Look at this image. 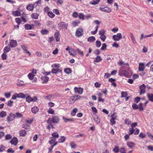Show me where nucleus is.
<instances>
[{
    "instance_id": "1",
    "label": "nucleus",
    "mask_w": 153,
    "mask_h": 153,
    "mask_svg": "<svg viewBox=\"0 0 153 153\" xmlns=\"http://www.w3.org/2000/svg\"><path fill=\"white\" fill-rule=\"evenodd\" d=\"M59 118L57 115L53 116L51 118L49 117L46 121L48 124V126L46 127L47 128L50 130L51 128H54V127L53 123H57L59 122Z\"/></svg>"
},
{
    "instance_id": "2",
    "label": "nucleus",
    "mask_w": 153,
    "mask_h": 153,
    "mask_svg": "<svg viewBox=\"0 0 153 153\" xmlns=\"http://www.w3.org/2000/svg\"><path fill=\"white\" fill-rule=\"evenodd\" d=\"M68 25L64 22H61L58 24V27L59 30H65L67 28Z\"/></svg>"
},
{
    "instance_id": "3",
    "label": "nucleus",
    "mask_w": 153,
    "mask_h": 153,
    "mask_svg": "<svg viewBox=\"0 0 153 153\" xmlns=\"http://www.w3.org/2000/svg\"><path fill=\"white\" fill-rule=\"evenodd\" d=\"M119 74L120 76H124L126 77L129 78L131 75L129 74L127 71L125 70H122L119 73Z\"/></svg>"
},
{
    "instance_id": "4",
    "label": "nucleus",
    "mask_w": 153,
    "mask_h": 153,
    "mask_svg": "<svg viewBox=\"0 0 153 153\" xmlns=\"http://www.w3.org/2000/svg\"><path fill=\"white\" fill-rule=\"evenodd\" d=\"M37 100L38 98L36 96H34L33 98H32L30 96H28L26 98V101L28 103L31 102H35Z\"/></svg>"
},
{
    "instance_id": "5",
    "label": "nucleus",
    "mask_w": 153,
    "mask_h": 153,
    "mask_svg": "<svg viewBox=\"0 0 153 153\" xmlns=\"http://www.w3.org/2000/svg\"><path fill=\"white\" fill-rule=\"evenodd\" d=\"M83 34V30L82 28H79L77 29L76 32V36L78 37H80Z\"/></svg>"
},
{
    "instance_id": "6",
    "label": "nucleus",
    "mask_w": 153,
    "mask_h": 153,
    "mask_svg": "<svg viewBox=\"0 0 153 153\" xmlns=\"http://www.w3.org/2000/svg\"><path fill=\"white\" fill-rule=\"evenodd\" d=\"M112 38L114 40L118 41L122 38V35L120 33H118L116 35H113Z\"/></svg>"
},
{
    "instance_id": "7",
    "label": "nucleus",
    "mask_w": 153,
    "mask_h": 153,
    "mask_svg": "<svg viewBox=\"0 0 153 153\" xmlns=\"http://www.w3.org/2000/svg\"><path fill=\"white\" fill-rule=\"evenodd\" d=\"M146 88V85L144 84H143L142 85L139 87L140 90V94H144L146 92L145 89Z\"/></svg>"
},
{
    "instance_id": "8",
    "label": "nucleus",
    "mask_w": 153,
    "mask_h": 153,
    "mask_svg": "<svg viewBox=\"0 0 153 153\" xmlns=\"http://www.w3.org/2000/svg\"><path fill=\"white\" fill-rule=\"evenodd\" d=\"M83 90V89L81 87H75L74 88V92L79 94H82Z\"/></svg>"
},
{
    "instance_id": "9",
    "label": "nucleus",
    "mask_w": 153,
    "mask_h": 153,
    "mask_svg": "<svg viewBox=\"0 0 153 153\" xmlns=\"http://www.w3.org/2000/svg\"><path fill=\"white\" fill-rule=\"evenodd\" d=\"M9 45L11 48H13L17 45V42L16 40L12 39L10 40Z\"/></svg>"
},
{
    "instance_id": "10",
    "label": "nucleus",
    "mask_w": 153,
    "mask_h": 153,
    "mask_svg": "<svg viewBox=\"0 0 153 153\" xmlns=\"http://www.w3.org/2000/svg\"><path fill=\"white\" fill-rule=\"evenodd\" d=\"M99 9L101 11L107 13H110L111 11V8L108 7H105L104 8L100 7Z\"/></svg>"
},
{
    "instance_id": "11",
    "label": "nucleus",
    "mask_w": 153,
    "mask_h": 153,
    "mask_svg": "<svg viewBox=\"0 0 153 153\" xmlns=\"http://www.w3.org/2000/svg\"><path fill=\"white\" fill-rule=\"evenodd\" d=\"M22 21L24 23L26 22L28 20L27 16V15L24 13H23L21 16Z\"/></svg>"
},
{
    "instance_id": "12",
    "label": "nucleus",
    "mask_w": 153,
    "mask_h": 153,
    "mask_svg": "<svg viewBox=\"0 0 153 153\" xmlns=\"http://www.w3.org/2000/svg\"><path fill=\"white\" fill-rule=\"evenodd\" d=\"M54 36L56 41L57 42H59L60 41V34L58 31H56L54 34Z\"/></svg>"
},
{
    "instance_id": "13",
    "label": "nucleus",
    "mask_w": 153,
    "mask_h": 153,
    "mask_svg": "<svg viewBox=\"0 0 153 153\" xmlns=\"http://www.w3.org/2000/svg\"><path fill=\"white\" fill-rule=\"evenodd\" d=\"M18 142V140L16 137H14L10 141V143L12 145L14 146L17 145Z\"/></svg>"
},
{
    "instance_id": "14",
    "label": "nucleus",
    "mask_w": 153,
    "mask_h": 153,
    "mask_svg": "<svg viewBox=\"0 0 153 153\" xmlns=\"http://www.w3.org/2000/svg\"><path fill=\"white\" fill-rule=\"evenodd\" d=\"M25 28L26 30H30L33 28L34 25H30L28 24H25Z\"/></svg>"
},
{
    "instance_id": "15",
    "label": "nucleus",
    "mask_w": 153,
    "mask_h": 153,
    "mask_svg": "<svg viewBox=\"0 0 153 153\" xmlns=\"http://www.w3.org/2000/svg\"><path fill=\"white\" fill-rule=\"evenodd\" d=\"M41 79L42 81V83H45L48 80L49 78L46 76H42Z\"/></svg>"
},
{
    "instance_id": "16",
    "label": "nucleus",
    "mask_w": 153,
    "mask_h": 153,
    "mask_svg": "<svg viewBox=\"0 0 153 153\" xmlns=\"http://www.w3.org/2000/svg\"><path fill=\"white\" fill-rule=\"evenodd\" d=\"M95 122L97 124H98L100 122V120L99 117L96 114H94L93 116Z\"/></svg>"
},
{
    "instance_id": "17",
    "label": "nucleus",
    "mask_w": 153,
    "mask_h": 153,
    "mask_svg": "<svg viewBox=\"0 0 153 153\" xmlns=\"http://www.w3.org/2000/svg\"><path fill=\"white\" fill-rule=\"evenodd\" d=\"M145 67L143 63H141L139 64L138 70L139 71H144Z\"/></svg>"
},
{
    "instance_id": "18",
    "label": "nucleus",
    "mask_w": 153,
    "mask_h": 153,
    "mask_svg": "<svg viewBox=\"0 0 153 153\" xmlns=\"http://www.w3.org/2000/svg\"><path fill=\"white\" fill-rule=\"evenodd\" d=\"M62 118L64 122L65 123H67L68 122H72L74 120L72 118H68L65 116H62Z\"/></svg>"
},
{
    "instance_id": "19",
    "label": "nucleus",
    "mask_w": 153,
    "mask_h": 153,
    "mask_svg": "<svg viewBox=\"0 0 153 153\" xmlns=\"http://www.w3.org/2000/svg\"><path fill=\"white\" fill-rule=\"evenodd\" d=\"M22 48L24 50V51H25V52L26 53H27L28 54V55L29 56H31V53H30L29 52V51H28L27 50V47L25 45H22L21 46Z\"/></svg>"
},
{
    "instance_id": "20",
    "label": "nucleus",
    "mask_w": 153,
    "mask_h": 153,
    "mask_svg": "<svg viewBox=\"0 0 153 153\" xmlns=\"http://www.w3.org/2000/svg\"><path fill=\"white\" fill-rule=\"evenodd\" d=\"M32 112L34 114H36L39 111V108L36 106H34L31 108Z\"/></svg>"
},
{
    "instance_id": "21",
    "label": "nucleus",
    "mask_w": 153,
    "mask_h": 153,
    "mask_svg": "<svg viewBox=\"0 0 153 153\" xmlns=\"http://www.w3.org/2000/svg\"><path fill=\"white\" fill-rule=\"evenodd\" d=\"M35 7L33 6V4H29L27 6L26 8L29 11H32Z\"/></svg>"
},
{
    "instance_id": "22",
    "label": "nucleus",
    "mask_w": 153,
    "mask_h": 153,
    "mask_svg": "<svg viewBox=\"0 0 153 153\" xmlns=\"http://www.w3.org/2000/svg\"><path fill=\"white\" fill-rule=\"evenodd\" d=\"M129 35L133 43L134 44H136L137 42L133 34L131 33H129Z\"/></svg>"
},
{
    "instance_id": "23",
    "label": "nucleus",
    "mask_w": 153,
    "mask_h": 153,
    "mask_svg": "<svg viewBox=\"0 0 153 153\" xmlns=\"http://www.w3.org/2000/svg\"><path fill=\"white\" fill-rule=\"evenodd\" d=\"M26 134V131L25 129H22L20 131L19 135L21 136L25 137Z\"/></svg>"
},
{
    "instance_id": "24",
    "label": "nucleus",
    "mask_w": 153,
    "mask_h": 153,
    "mask_svg": "<svg viewBox=\"0 0 153 153\" xmlns=\"http://www.w3.org/2000/svg\"><path fill=\"white\" fill-rule=\"evenodd\" d=\"M135 143L131 142H128L127 143V146L130 148H131L135 145Z\"/></svg>"
},
{
    "instance_id": "25",
    "label": "nucleus",
    "mask_w": 153,
    "mask_h": 153,
    "mask_svg": "<svg viewBox=\"0 0 153 153\" xmlns=\"http://www.w3.org/2000/svg\"><path fill=\"white\" fill-rule=\"evenodd\" d=\"M147 97L149 101L151 102H153V94H147Z\"/></svg>"
},
{
    "instance_id": "26",
    "label": "nucleus",
    "mask_w": 153,
    "mask_h": 153,
    "mask_svg": "<svg viewBox=\"0 0 153 153\" xmlns=\"http://www.w3.org/2000/svg\"><path fill=\"white\" fill-rule=\"evenodd\" d=\"M12 14L15 16H19L21 14L20 12L18 10L13 11L12 13Z\"/></svg>"
},
{
    "instance_id": "27",
    "label": "nucleus",
    "mask_w": 153,
    "mask_h": 153,
    "mask_svg": "<svg viewBox=\"0 0 153 153\" xmlns=\"http://www.w3.org/2000/svg\"><path fill=\"white\" fill-rule=\"evenodd\" d=\"M69 53L70 54L73 56H75L76 55V54L75 53V51L74 49L72 48H70Z\"/></svg>"
},
{
    "instance_id": "28",
    "label": "nucleus",
    "mask_w": 153,
    "mask_h": 153,
    "mask_svg": "<svg viewBox=\"0 0 153 153\" xmlns=\"http://www.w3.org/2000/svg\"><path fill=\"white\" fill-rule=\"evenodd\" d=\"M31 16L33 19H37L38 18L39 14L37 13H33L31 15Z\"/></svg>"
},
{
    "instance_id": "29",
    "label": "nucleus",
    "mask_w": 153,
    "mask_h": 153,
    "mask_svg": "<svg viewBox=\"0 0 153 153\" xmlns=\"http://www.w3.org/2000/svg\"><path fill=\"white\" fill-rule=\"evenodd\" d=\"M102 60V59L100 56H97L94 60V62H99Z\"/></svg>"
},
{
    "instance_id": "30",
    "label": "nucleus",
    "mask_w": 153,
    "mask_h": 153,
    "mask_svg": "<svg viewBox=\"0 0 153 153\" xmlns=\"http://www.w3.org/2000/svg\"><path fill=\"white\" fill-rule=\"evenodd\" d=\"M77 111L78 109L75 108H74L71 111V115L72 116H75Z\"/></svg>"
},
{
    "instance_id": "31",
    "label": "nucleus",
    "mask_w": 153,
    "mask_h": 153,
    "mask_svg": "<svg viewBox=\"0 0 153 153\" xmlns=\"http://www.w3.org/2000/svg\"><path fill=\"white\" fill-rule=\"evenodd\" d=\"M15 21L18 24V25H17V28H19V25L21 23V22L20 19L19 18H16L15 19Z\"/></svg>"
},
{
    "instance_id": "32",
    "label": "nucleus",
    "mask_w": 153,
    "mask_h": 153,
    "mask_svg": "<svg viewBox=\"0 0 153 153\" xmlns=\"http://www.w3.org/2000/svg\"><path fill=\"white\" fill-rule=\"evenodd\" d=\"M95 40V37L93 36H91L88 38L87 40L89 42H94Z\"/></svg>"
},
{
    "instance_id": "33",
    "label": "nucleus",
    "mask_w": 153,
    "mask_h": 153,
    "mask_svg": "<svg viewBox=\"0 0 153 153\" xmlns=\"http://www.w3.org/2000/svg\"><path fill=\"white\" fill-rule=\"evenodd\" d=\"M115 119L116 117H112V118L110 120V124L111 126H113L116 123V122L115 121Z\"/></svg>"
},
{
    "instance_id": "34",
    "label": "nucleus",
    "mask_w": 153,
    "mask_h": 153,
    "mask_svg": "<svg viewBox=\"0 0 153 153\" xmlns=\"http://www.w3.org/2000/svg\"><path fill=\"white\" fill-rule=\"evenodd\" d=\"M11 50L10 48L8 46L5 47L4 49V52L7 53Z\"/></svg>"
},
{
    "instance_id": "35",
    "label": "nucleus",
    "mask_w": 153,
    "mask_h": 153,
    "mask_svg": "<svg viewBox=\"0 0 153 153\" xmlns=\"http://www.w3.org/2000/svg\"><path fill=\"white\" fill-rule=\"evenodd\" d=\"M7 112L4 111H2L0 112V117L3 118L7 115Z\"/></svg>"
},
{
    "instance_id": "36",
    "label": "nucleus",
    "mask_w": 153,
    "mask_h": 153,
    "mask_svg": "<svg viewBox=\"0 0 153 153\" xmlns=\"http://www.w3.org/2000/svg\"><path fill=\"white\" fill-rule=\"evenodd\" d=\"M41 0H38L33 4V6L35 7H36L37 6H39L41 4Z\"/></svg>"
},
{
    "instance_id": "37",
    "label": "nucleus",
    "mask_w": 153,
    "mask_h": 153,
    "mask_svg": "<svg viewBox=\"0 0 153 153\" xmlns=\"http://www.w3.org/2000/svg\"><path fill=\"white\" fill-rule=\"evenodd\" d=\"M17 95L18 98H23L25 97V95L22 93L17 94Z\"/></svg>"
},
{
    "instance_id": "38",
    "label": "nucleus",
    "mask_w": 153,
    "mask_h": 153,
    "mask_svg": "<svg viewBox=\"0 0 153 153\" xmlns=\"http://www.w3.org/2000/svg\"><path fill=\"white\" fill-rule=\"evenodd\" d=\"M47 112L48 114L52 115L55 112L54 110L51 108H49Z\"/></svg>"
},
{
    "instance_id": "39",
    "label": "nucleus",
    "mask_w": 153,
    "mask_h": 153,
    "mask_svg": "<svg viewBox=\"0 0 153 153\" xmlns=\"http://www.w3.org/2000/svg\"><path fill=\"white\" fill-rule=\"evenodd\" d=\"M41 33L43 35H46L49 33V30H48L43 29L41 31Z\"/></svg>"
},
{
    "instance_id": "40",
    "label": "nucleus",
    "mask_w": 153,
    "mask_h": 153,
    "mask_svg": "<svg viewBox=\"0 0 153 153\" xmlns=\"http://www.w3.org/2000/svg\"><path fill=\"white\" fill-rule=\"evenodd\" d=\"M52 136L53 137H55L56 139L58 138L59 137V135L56 132H54L52 133Z\"/></svg>"
},
{
    "instance_id": "41",
    "label": "nucleus",
    "mask_w": 153,
    "mask_h": 153,
    "mask_svg": "<svg viewBox=\"0 0 153 153\" xmlns=\"http://www.w3.org/2000/svg\"><path fill=\"white\" fill-rule=\"evenodd\" d=\"M65 138L64 136H61L58 140V142L59 143H63L65 141Z\"/></svg>"
},
{
    "instance_id": "42",
    "label": "nucleus",
    "mask_w": 153,
    "mask_h": 153,
    "mask_svg": "<svg viewBox=\"0 0 153 153\" xmlns=\"http://www.w3.org/2000/svg\"><path fill=\"white\" fill-rule=\"evenodd\" d=\"M143 104L142 103H140L138 105V108L139 111H143L144 108H143Z\"/></svg>"
},
{
    "instance_id": "43",
    "label": "nucleus",
    "mask_w": 153,
    "mask_h": 153,
    "mask_svg": "<svg viewBox=\"0 0 153 153\" xmlns=\"http://www.w3.org/2000/svg\"><path fill=\"white\" fill-rule=\"evenodd\" d=\"M48 15L51 18H54L55 16V15L52 12L50 11L48 13Z\"/></svg>"
},
{
    "instance_id": "44",
    "label": "nucleus",
    "mask_w": 153,
    "mask_h": 153,
    "mask_svg": "<svg viewBox=\"0 0 153 153\" xmlns=\"http://www.w3.org/2000/svg\"><path fill=\"white\" fill-rule=\"evenodd\" d=\"M1 58L3 60H6L7 59V55L6 53L4 52L1 55Z\"/></svg>"
},
{
    "instance_id": "45",
    "label": "nucleus",
    "mask_w": 153,
    "mask_h": 153,
    "mask_svg": "<svg viewBox=\"0 0 153 153\" xmlns=\"http://www.w3.org/2000/svg\"><path fill=\"white\" fill-rule=\"evenodd\" d=\"M14 117L17 118H20L22 117V115L21 114L17 112L15 113Z\"/></svg>"
},
{
    "instance_id": "46",
    "label": "nucleus",
    "mask_w": 153,
    "mask_h": 153,
    "mask_svg": "<svg viewBox=\"0 0 153 153\" xmlns=\"http://www.w3.org/2000/svg\"><path fill=\"white\" fill-rule=\"evenodd\" d=\"M127 93L126 91H122L121 97L123 98L126 97L127 95Z\"/></svg>"
},
{
    "instance_id": "47",
    "label": "nucleus",
    "mask_w": 153,
    "mask_h": 153,
    "mask_svg": "<svg viewBox=\"0 0 153 153\" xmlns=\"http://www.w3.org/2000/svg\"><path fill=\"white\" fill-rule=\"evenodd\" d=\"M64 71L67 74L71 73V70L69 68H66L64 69Z\"/></svg>"
},
{
    "instance_id": "48",
    "label": "nucleus",
    "mask_w": 153,
    "mask_h": 153,
    "mask_svg": "<svg viewBox=\"0 0 153 153\" xmlns=\"http://www.w3.org/2000/svg\"><path fill=\"white\" fill-rule=\"evenodd\" d=\"M119 148L117 146H115L113 150V151L116 153H118L119 151Z\"/></svg>"
},
{
    "instance_id": "49",
    "label": "nucleus",
    "mask_w": 153,
    "mask_h": 153,
    "mask_svg": "<svg viewBox=\"0 0 153 153\" xmlns=\"http://www.w3.org/2000/svg\"><path fill=\"white\" fill-rule=\"evenodd\" d=\"M51 140L49 141V143L50 144H52L56 140V138L52 137L51 138Z\"/></svg>"
},
{
    "instance_id": "50",
    "label": "nucleus",
    "mask_w": 153,
    "mask_h": 153,
    "mask_svg": "<svg viewBox=\"0 0 153 153\" xmlns=\"http://www.w3.org/2000/svg\"><path fill=\"white\" fill-rule=\"evenodd\" d=\"M100 0H92V1L91 3L92 5H95L97 4L100 1Z\"/></svg>"
},
{
    "instance_id": "51",
    "label": "nucleus",
    "mask_w": 153,
    "mask_h": 153,
    "mask_svg": "<svg viewBox=\"0 0 153 153\" xmlns=\"http://www.w3.org/2000/svg\"><path fill=\"white\" fill-rule=\"evenodd\" d=\"M78 16L80 19L84 20L85 19V16L82 13H80L78 14Z\"/></svg>"
},
{
    "instance_id": "52",
    "label": "nucleus",
    "mask_w": 153,
    "mask_h": 153,
    "mask_svg": "<svg viewBox=\"0 0 153 153\" xmlns=\"http://www.w3.org/2000/svg\"><path fill=\"white\" fill-rule=\"evenodd\" d=\"M96 46L97 48L100 47L101 45V42L97 40L96 42Z\"/></svg>"
},
{
    "instance_id": "53",
    "label": "nucleus",
    "mask_w": 153,
    "mask_h": 153,
    "mask_svg": "<svg viewBox=\"0 0 153 153\" xmlns=\"http://www.w3.org/2000/svg\"><path fill=\"white\" fill-rule=\"evenodd\" d=\"M132 108L134 109H137L138 108V105L135 103L133 104L132 105Z\"/></svg>"
},
{
    "instance_id": "54",
    "label": "nucleus",
    "mask_w": 153,
    "mask_h": 153,
    "mask_svg": "<svg viewBox=\"0 0 153 153\" xmlns=\"http://www.w3.org/2000/svg\"><path fill=\"white\" fill-rule=\"evenodd\" d=\"M106 38V36L104 35H101L100 37V39L103 42L105 41Z\"/></svg>"
},
{
    "instance_id": "55",
    "label": "nucleus",
    "mask_w": 153,
    "mask_h": 153,
    "mask_svg": "<svg viewBox=\"0 0 153 153\" xmlns=\"http://www.w3.org/2000/svg\"><path fill=\"white\" fill-rule=\"evenodd\" d=\"M12 136L9 134H7L5 136V139L6 140H9L11 139Z\"/></svg>"
},
{
    "instance_id": "56",
    "label": "nucleus",
    "mask_w": 153,
    "mask_h": 153,
    "mask_svg": "<svg viewBox=\"0 0 153 153\" xmlns=\"http://www.w3.org/2000/svg\"><path fill=\"white\" fill-rule=\"evenodd\" d=\"M119 151L120 153H126V150L124 147H121Z\"/></svg>"
},
{
    "instance_id": "57",
    "label": "nucleus",
    "mask_w": 153,
    "mask_h": 153,
    "mask_svg": "<svg viewBox=\"0 0 153 153\" xmlns=\"http://www.w3.org/2000/svg\"><path fill=\"white\" fill-rule=\"evenodd\" d=\"M98 26H97L95 27V30L94 31H91V33L93 35H94L96 34L97 31L98 29Z\"/></svg>"
},
{
    "instance_id": "58",
    "label": "nucleus",
    "mask_w": 153,
    "mask_h": 153,
    "mask_svg": "<svg viewBox=\"0 0 153 153\" xmlns=\"http://www.w3.org/2000/svg\"><path fill=\"white\" fill-rule=\"evenodd\" d=\"M25 84L24 82L21 81H20L18 82V83H17V85L20 86H24Z\"/></svg>"
},
{
    "instance_id": "59",
    "label": "nucleus",
    "mask_w": 153,
    "mask_h": 153,
    "mask_svg": "<svg viewBox=\"0 0 153 153\" xmlns=\"http://www.w3.org/2000/svg\"><path fill=\"white\" fill-rule=\"evenodd\" d=\"M107 45L106 44L103 43L102 45V46L101 48V50H104L106 49Z\"/></svg>"
},
{
    "instance_id": "60",
    "label": "nucleus",
    "mask_w": 153,
    "mask_h": 153,
    "mask_svg": "<svg viewBox=\"0 0 153 153\" xmlns=\"http://www.w3.org/2000/svg\"><path fill=\"white\" fill-rule=\"evenodd\" d=\"M134 131V128H131L129 129L128 134L129 135H131L133 134V133Z\"/></svg>"
},
{
    "instance_id": "61",
    "label": "nucleus",
    "mask_w": 153,
    "mask_h": 153,
    "mask_svg": "<svg viewBox=\"0 0 153 153\" xmlns=\"http://www.w3.org/2000/svg\"><path fill=\"white\" fill-rule=\"evenodd\" d=\"M131 123V121L128 119H126L125 121V123L126 124L129 125Z\"/></svg>"
},
{
    "instance_id": "62",
    "label": "nucleus",
    "mask_w": 153,
    "mask_h": 153,
    "mask_svg": "<svg viewBox=\"0 0 153 153\" xmlns=\"http://www.w3.org/2000/svg\"><path fill=\"white\" fill-rule=\"evenodd\" d=\"M70 145L71 148H74L76 146V144L74 142H71L70 143Z\"/></svg>"
},
{
    "instance_id": "63",
    "label": "nucleus",
    "mask_w": 153,
    "mask_h": 153,
    "mask_svg": "<svg viewBox=\"0 0 153 153\" xmlns=\"http://www.w3.org/2000/svg\"><path fill=\"white\" fill-rule=\"evenodd\" d=\"M76 51L77 53L80 55H81L82 56L84 55L82 51H81L79 49H77L76 50Z\"/></svg>"
},
{
    "instance_id": "64",
    "label": "nucleus",
    "mask_w": 153,
    "mask_h": 153,
    "mask_svg": "<svg viewBox=\"0 0 153 153\" xmlns=\"http://www.w3.org/2000/svg\"><path fill=\"white\" fill-rule=\"evenodd\" d=\"M147 134L148 136L151 139L153 140V136L149 132H147Z\"/></svg>"
}]
</instances>
